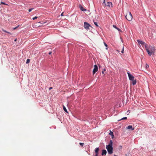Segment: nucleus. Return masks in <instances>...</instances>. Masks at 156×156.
Instances as JSON below:
<instances>
[{
  "label": "nucleus",
  "instance_id": "obj_1",
  "mask_svg": "<svg viewBox=\"0 0 156 156\" xmlns=\"http://www.w3.org/2000/svg\"><path fill=\"white\" fill-rule=\"evenodd\" d=\"M113 142L112 140L110 141V142L108 145H107L106 148L107 149L108 153L109 154H111L113 153Z\"/></svg>",
  "mask_w": 156,
  "mask_h": 156
},
{
  "label": "nucleus",
  "instance_id": "obj_2",
  "mask_svg": "<svg viewBox=\"0 0 156 156\" xmlns=\"http://www.w3.org/2000/svg\"><path fill=\"white\" fill-rule=\"evenodd\" d=\"M146 49L149 55H154V48L153 47H151L150 50L147 48V47L146 48Z\"/></svg>",
  "mask_w": 156,
  "mask_h": 156
},
{
  "label": "nucleus",
  "instance_id": "obj_3",
  "mask_svg": "<svg viewBox=\"0 0 156 156\" xmlns=\"http://www.w3.org/2000/svg\"><path fill=\"white\" fill-rule=\"evenodd\" d=\"M102 4L105 8L106 7L109 8L111 7H112V4L111 2H107V3H106L105 2V0H104L103 3H102Z\"/></svg>",
  "mask_w": 156,
  "mask_h": 156
},
{
  "label": "nucleus",
  "instance_id": "obj_4",
  "mask_svg": "<svg viewBox=\"0 0 156 156\" xmlns=\"http://www.w3.org/2000/svg\"><path fill=\"white\" fill-rule=\"evenodd\" d=\"M125 17L126 19L129 21H131L133 19V16L131 13L128 11L125 16Z\"/></svg>",
  "mask_w": 156,
  "mask_h": 156
},
{
  "label": "nucleus",
  "instance_id": "obj_5",
  "mask_svg": "<svg viewBox=\"0 0 156 156\" xmlns=\"http://www.w3.org/2000/svg\"><path fill=\"white\" fill-rule=\"evenodd\" d=\"M137 41L138 43L141 44L143 47H145V48H147V44L142 41L141 40H138Z\"/></svg>",
  "mask_w": 156,
  "mask_h": 156
},
{
  "label": "nucleus",
  "instance_id": "obj_6",
  "mask_svg": "<svg viewBox=\"0 0 156 156\" xmlns=\"http://www.w3.org/2000/svg\"><path fill=\"white\" fill-rule=\"evenodd\" d=\"M84 28L87 30L89 29V27H91L89 23L86 22H84Z\"/></svg>",
  "mask_w": 156,
  "mask_h": 156
},
{
  "label": "nucleus",
  "instance_id": "obj_7",
  "mask_svg": "<svg viewBox=\"0 0 156 156\" xmlns=\"http://www.w3.org/2000/svg\"><path fill=\"white\" fill-rule=\"evenodd\" d=\"M98 70V67L97 65H95L94 66V68L93 69V74L94 75L95 73Z\"/></svg>",
  "mask_w": 156,
  "mask_h": 156
},
{
  "label": "nucleus",
  "instance_id": "obj_8",
  "mask_svg": "<svg viewBox=\"0 0 156 156\" xmlns=\"http://www.w3.org/2000/svg\"><path fill=\"white\" fill-rule=\"evenodd\" d=\"M127 74L128 75L129 79L131 80H133L134 79V77L133 76L130 74L128 72Z\"/></svg>",
  "mask_w": 156,
  "mask_h": 156
},
{
  "label": "nucleus",
  "instance_id": "obj_9",
  "mask_svg": "<svg viewBox=\"0 0 156 156\" xmlns=\"http://www.w3.org/2000/svg\"><path fill=\"white\" fill-rule=\"evenodd\" d=\"M106 153H107L106 151L105 150H103L102 151L101 155H105V154H106Z\"/></svg>",
  "mask_w": 156,
  "mask_h": 156
},
{
  "label": "nucleus",
  "instance_id": "obj_10",
  "mask_svg": "<svg viewBox=\"0 0 156 156\" xmlns=\"http://www.w3.org/2000/svg\"><path fill=\"white\" fill-rule=\"evenodd\" d=\"M127 128L128 129H130L131 130H133L134 129V128H133V126H132L129 125V126Z\"/></svg>",
  "mask_w": 156,
  "mask_h": 156
},
{
  "label": "nucleus",
  "instance_id": "obj_11",
  "mask_svg": "<svg viewBox=\"0 0 156 156\" xmlns=\"http://www.w3.org/2000/svg\"><path fill=\"white\" fill-rule=\"evenodd\" d=\"M79 7L80 9L83 11H86V9H84L82 6L80 5L79 6Z\"/></svg>",
  "mask_w": 156,
  "mask_h": 156
},
{
  "label": "nucleus",
  "instance_id": "obj_12",
  "mask_svg": "<svg viewBox=\"0 0 156 156\" xmlns=\"http://www.w3.org/2000/svg\"><path fill=\"white\" fill-rule=\"evenodd\" d=\"M109 134L111 136L112 139L114 137V135L113 133L112 132L110 131V133H109Z\"/></svg>",
  "mask_w": 156,
  "mask_h": 156
},
{
  "label": "nucleus",
  "instance_id": "obj_13",
  "mask_svg": "<svg viewBox=\"0 0 156 156\" xmlns=\"http://www.w3.org/2000/svg\"><path fill=\"white\" fill-rule=\"evenodd\" d=\"M99 150V148L98 147L96 148L95 150V154H98V152Z\"/></svg>",
  "mask_w": 156,
  "mask_h": 156
},
{
  "label": "nucleus",
  "instance_id": "obj_14",
  "mask_svg": "<svg viewBox=\"0 0 156 156\" xmlns=\"http://www.w3.org/2000/svg\"><path fill=\"white\" fill-rule=\"evenodd\" d=\"M133 81L132 82V84L134 85L136 84V80H132Z\"/></svg>",
  "mask_w": 156,
  "mask_h": 156
},
{
  "label": "nucleus",
  "instance_id": "obj_15",
  "mask_svg": "<svg viewBox=\"0 0 156 156\" xmlns=\"http://www.w3.org/2000/svg\"><path fill=\"white\" fill-rule=\"evenodd\" d=\"M63 109L66 112L68 113L67 111L64 106H63Z\"/></svg>",
  "mask_w": 156,
  "mask_h": 156
},
{
  "label": "nucleus",
  "instance_id": "obj_16",
  "mask_svg": "<svg viewBox=\"0 0 156 156\" xmlns=\"http://www.w3.org/2000/svg\"><path fill=\"white\" fill-rule=\"evenodd\" d=\"M127 119V118L126 117H124V118H122L120 120H118V121H119L121 120L126 119Z\"/></svg>",
  "mask_w": 156,
  "mask_h": 156
},
{
  "label": "nucleus",
  "instance_id": "obj_17",
  "mask_svg": "<svg viewBox=\"0 0 156 156\" xmlns=\"http://www.w3.org/2000/svg\"><path fill=\"white\" fill-rule=\"evenodd\" d=\"M30 60L29 59H28L27 60V61L26 62V63H29L30 62Z\"/></svg>",
  "mask_w": 156,
  "mask_h": 156
},
{
  "label": "nucleus",
  "instance_id": "obj_18",
  "mask_svg": "<svg viewBox=\"0 0 156 156\" xmlns=\"http://www.w3.org/2000/svg\"><path fill=\"white\" fill-rule=\"evenodd\" d=\"M94 24L97 26V27H98V23L96 22H94Z\"/></svg>",
  "mask_w": 156,
  "mask_h": 156
},
{
  "label": "nucleus",
  "instance_id": "obj_19",
  "mask_svg": "<svg viewBox=\"0 0 156 156\" xmlns=\"http://www.w3.org/2000/svg\"><path fill=\"white\" fill-rule=\"evenodd\" d=\"M0 4L1 5V4H4V5H8L7 4H5V3H4L3 2H1Z\"/></svg>",
  "mask_w": 156,
  "mask_h": 156
},
{
  "label": "nucleus",
  "instance_id": "obj_20",
  "mask_svg": "<svg viewBox=\"0 0 156 156\" xmlns=\"http://www.w3.org/2000/svg\"><path fill=\"white\" fill-rule=\"evenodd\" d=\"M80 144L81 146H83V145H84V143H80Z\"/></svg>",
  "mask_w": 156,
  "mask_h": 156
},
{
  "label": "nucleus",
  "instance_id": "obj_21",
  "mask_svg": "<svg viewBox=\"0 0 156 156\" xmlns=\"http://www.w3.org/2000/svg\"><path fill=\"white\" fill-rule=\"evenodd\" d=\"M121 52L122 53H124V48H123V47H122V51H121Z\"/></svg>",
  "mask_w": 156,
  "mask_h": 156
},
{
  "label": "nucleus",
  "instance_id": "obj_22",
  "mask_svg": "<svg viewBox=\"0 0 156 156\" xmlns=\"http://www.w3.org/2000/svg\"><path fill=\"white\" fill-rule=\"evenodd\" d=\"M33 9H34L33 8H32L30 9H29L28 10L29 12H30Z\"/></svg>",
  "mask_w": 156,
  "mask_h": 156
},
{
  "label": "nucleus",
  "instance_id": "obj_23",
  "mask_svg": "<svg viewBox=\"0 0 156 156\" xmlns=\"http://www.w3.org/2000/svg\"><path fill=\"white\" fill-rule=\"evenodd\" d=\"M38 17L37 16H35L33 18V20H35L36 19H37Z\"/></svg>",
  "mask_w": 156,
  "mask_h": 156
},
{
  "label": "nucleus",
  "instance_id": "obj_24",
  "mask_svg": "<svg viewBox=\"0 0 156 156\" xmlns=\"http://www.w3.org/2000/svg\"><path fill=\"white\" fill-rule=\"evenodd\" d=\"M20 26V25H18L17 27H15V28H13V30H16L17 28H18V27H19Z\"/></svg>",
  "mask_w": 156,
  "mask_h": 156
},
{
  "label": "nucleus",
  "instance_id": "obj_25",
  "mask_svg": "<svg viewBox=\"0 0 156 156\" xmlns=\"http://www.w3.org/2000/svg\"><path fill=\"white\" fill-rule=\"evenodd\" d=\"M105 71H106V70H105V69H104V70H102V71L101 72H102V73L103 74H104V72Z\"/></svg>",
  "mask_w": 156,
  "mask_h": 156
},
{
  "label": "nucleus",
  "instance_id": "obj_26",
  "mask_svg": "<svg viewBox=\"0 0 156 156\" xmlns=\"http://www.w3.org/2000/svg\"><path fill=\"white\" fill-rule=\"evenodd\" d=\"M113 27L114 28H116V29H117V28L116 27V26L115 25H113Z\"/></svg>",
  "mask_w": 156,
  "mask_h": 156
},
{
  "label": "nucleus",
  "instance_id": "obj_27",
  "mask_svg": "<svg viewBox=\"0 0 156 156\" xmlns=\"http://www.w3.org/2000/svg\"><path fill=\"white\" fill-rule=\"evenodd\" d=\"M104 45H105L106 47H107L108 46L106 44V43H105V42H104Z\"/></svg>",
  "mask_w": 156,
  "mask_h": 156
},
{
  "label": "nucleus",
  "instance_id": "obj_28",
  "mask_svg": "<svg viewBox=\"0 0 156 156\" xmlns=\"http://www.w3.org/2000/svg\"><path fill=\"white\" fill-rule=\"evenodd\" d=\"M3 31L5 32H6V33H7V31H6L5 30H2Z\"/></svg>",
  "mask_w": 156,
  "mask_h": 156
},
{
  "label": "nucleus",
  "instance_id": "obj_29",
  "mask_svg": "<svg viewBox=\"0 0 156 156\" xmlns=\"http://www.w3.org/2000/svg\"><path fill=\"white\" fill-rule=\"evenodd\" d=\"M149 67V66L148 65H147V64L146 65V68H148Z\"/></svg>",
  "mask_w": 156,
  "mask_h": 156
},
{
  "label": "nucleus",
  "instance_id": "obj_30",
  "mask_svg": "<svg viewBox=\"0 0 156 156\" xmlns=\"http://www.w3.org/2000/svg\"><path fill=\"white\" fill-rule=\"evenodd\" d=\"M117 29L118 30V31H121L120 29H119V28H117Z\"/></svg>",
  "mask_w": 156,
  "mask_h": 156
},
{
  "label": "nucleus",
  "instance_id": "obj_31",
  "mask_svg": "<svg viewBox=\"0 0 156 156\" xmlns=\"http://www.w3.org/2000/svg\"><path fill=\"white\" fill-rule=\"evenodd\" d=\"M52 89V87H50L49 88V90H51V89Z\"/></svg>",
  "mask_w": 156,
  "mask_h": 156
},
{
  "label": "nucleus",
  "instance_id": "obj_32",
  "mask_svg": "<svg viewBox=\"0 0 156 156\" xmlns=\"http://www.w3.org/2000/svg\"><path fill=\"white\" fill-rule=\"evenodd\" d=\"M63 12H62V14H61V16H63Z\"/></svg>",
  "mask_w": 156,
  "mask_h": 156
},
{
  "label": "nucleus",
  "instance_id": "obj_33",
  "mask_svg": "<svg viewBox=\"0 0 156 156\" xmlns=\"http://www.w3.org/2000/svg\"><path fill=\"white\" fill-rule=\"evenodd\" d=\"M98 154H95V156H98Z\"/></svg>",
  "mask_w": 156,
  "mask_h": 156
},
{
  "label": "nucleus",
  "instance_id": "obj_34",
  "mask_svg": "<svg viewBox=\"0 0 156 156\" xmlns=\"http://www.w3.org/2000/svg\"><path fill=\"white\" fill-rule=\"evenodd\" d=\"M51 53V52H50L49 53V55H50Z\"/></svg>",
  "mask_w": 156,
  "mask_h": 156
},
{
  "label": "nucleus",
  "instance_id": "obj_35",
  "mask_svg": "<svg viewBox=\"0 0 156 156\" xmlns=\"http://www.w3.org/2000/svg\"><path fill=\"white\" fill-rule=\"evenodd\" d=\"M7 33L9 34H11V33H10V32H7Z\"/></svg>",
  "mask_w": 156,
  "mask_h": 156
},
{
  "label": "nucleus",
  "instance_id": "obj_36",
  "mask_svg": "<svg viewBox=\"0 0 156 156\" xmlns=\"http://www.w3.org/2000/svg\"><path fill=\"white\" fill-rule=\"evenodd\" d=\"M16 40H17V39H15V40L14 41H16Z\"/></svg>",
  "mask_w": 156,
  "mask_h": 156
},
{
  "label": "nucleus",
  "instance_id": "obj_37",
  "mask_svg": "<svg viewBox=\"0 0 156 156\" xmlns=\"http://www.w3.org/2000/svg\"><path fill=\"white\" fill-rule=\"evenodd\" d=\"M114 156H117V155H115V154H114Z\"/></svg>",
  "mask_w": 156,
  "mask_h": 156
},
{
  "label": "nucleus",
  "instance_id": "obj_38",
  "mask_svg": "<svg viewBox=\"0 0 156 156\" xmlns=\"http://www.w3.org/2000/svg\"><path fill=\"white\" fill-rule=\"evenodd\" d=\"M118 51H119V52L120 51H119V50H118Z\"/></svg>",
  "mask_w": 156,
  "mask_h": 156
},
{
  "label": "nucleus",
  "instance_id": "obj_39",
  "mask_svg": "<svg viewBox=\"0 0 156 156\" xmlns=\"http://www.w3.org/2000/svg\"><path fill=\"white\" fill-rule=\"evenodd\" d=\"M106 49H107V48H106Z\"/></svg>",
  "mask_w": 156,
  "mask_h": 156
}]
</instances>
